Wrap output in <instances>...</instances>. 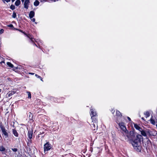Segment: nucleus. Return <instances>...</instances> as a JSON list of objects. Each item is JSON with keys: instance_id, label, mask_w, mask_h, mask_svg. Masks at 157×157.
Segmentation results:
<instances>
[{"instance_id": "1", "label": "nucleus", "mask_w": 157, "mask_h": 157, "mask_svg": "<svg viewBox=\"0 0 157 157\" xmlns=\"http://www.w3.org/2000/svg\"><path fill=\"white\" fill-rule=\"evenodd\" d=\"M128 135L129 137H127V139L130 140V143L134 149L137 151H140L142 136L137 134L132 131H130L129 133H128Z\"/></svg>"}, {"instance_id": "2", "label": "nucleus", "mask_w": 157, "mask_h": 157, "mask_svg": "<svg viewBox=\"0 0 157 157\" xmlns=\"http://www.w3.org/2000/svg\"><path fill=\"white\" fill-rule=\"evenodd\" d=\"M121 128V130L123 132V134L124 136H126L128 137H129L128 136V131L126 129V127L124 125V122H121V123H119L118 124Z\"/></svg>"}, {"instance_id": "3", "label": "nucleus", "mask_w": 157, "mask_h": 157, "mask_svg": "<svg viewBox=\"0 0 157 157\" xmlns=\"http://www.w3.org/2000/svg\"><path fill=\"white\" fill-rule=\"evenodd\" d=\"M90 110L92 120H97V115L96 110L94 109L91 108Z\"/></svg>"}, {"instance_id": "4", "label": "nucleus", "mask_w": 157, "mask_h": 157, "mask_svg": "<svg viewBox=\"0 0 157 157\" xmlns=\"http://www.w3.org/2000/svg\"><path fill=\"white\" fill-rule=\"evenodd\" d=\"M0 128L2 131V135H3L4 138H7L8 137V135L7 132V130L2 123H0Z\"/></svg>"}, {"instance_id": "5", "label": "nucleus", "mask_w": 157, "mask_h": 157, "mask_svg": "<svg viewBox=\"0 0 157 157\" xmlns=\"http://www.w3.org/2000/svg\"><path fill=\"white\" fill-rule=\"evenodd\" d=\"M52 147L51 144L49 142H47L44 146V153H47V152L50 150Z\"/></svg>"}, {"instance_id": "6", "label": "nucleus", "mask_w": 157, "mask_h": 157, "mask_svg": "<svg viewBox=\"0 0 157 157\" xmlns=\"http://www.w3.org/2000/svg\"><path fill=\"white\" fill-rule=\"evenodd\" d=\"M92 124H91V126L92 129L94 131L95 130L97 129L98 128V120H92Z\"/></svg>"}, {"instance_id": "7", "label": "nucleus", "mask_w": 157, "mask_h": 157, "mask_svg": "<svg viewBox=\"0 0 157 157\" xmlns=\"http://www.w3.org/2000/svg\"><path fill=\"white\" fill-rule=\"evenodd\" d=\"M19 31L23 33L26 36H27L28 38H29L31 40V41L33 42H34L35 41H36V42H37L35 40V39L32 37V35L29 34H27L26 33H25V32H23L22 30H19Z\"/></svg>"}, {"instance_id": "8", "label": "nucleus", "mask_w": 157, "mask_h": 157, "mask_svg": "<svg viewBox=\"0 0 157 157\" xmlns=\"http://www.w3.org/2000/svg\"><path fill=\"white\" fill-rule=\"evenodd\" d=\"M115 121L117 124L122 122L123 117L122 116L115 117Z\"/></svg>"}, {"instance_id": "9", "label": "nucleus", "mask_w": 157, "mask_h": 157, "mask_svg": "<svg viewBox=\"0 0 157 157\" xmlns=\"http://www.w3.org/2000/svg\"><path fill=\"white\" fill-rule=\"evenodd\" d=\"M30 2L29 0H25L24 4V8L26 9H28Z\"/></svg>"}, {"instance_id": "10", "label": "nucleus", "mask_w": 157, "mask_h": 157, "mask_svg": "<svg viewBox=\"0 0 157 157\" xmlns=\"http://www.w3.org/2000/svg\"><path fill=\"white\" fill-rule=\"evenodd\" d=\"M150 121L151 123L153 125H155V124L157 123V121L155 120V118H154L152 116L151 117Z\"/></svg>"}, {"instance_id": "11", "label": "nucleus", "mask_w": 157, "mask_h": 157, "mask_svg": "<svg viewBox=\"0 0 157 157\" xmlns=\"http://www.w3.org/2000/svg\"><path fill=\"white\" fill-rule=\"evenodd\" d=\"M33 134V132L32 131H28V138L29 139V140L28 139V140L29 141H30V140H31V139L32 138Z\"/></svg>"}, {"instance_id": "12", "label": "nucleus", "mask_w": 157, "mask_h": 157, "mask_svg": "<svg viewBox=\"0 0 157 157\" xmlns=\"http://www.w3.org/2000/svg\"><path fill=\"white\" fill-rule=\"evenodd\" d=\"M35 15V12L34 11H30L29 14V17L30 19L32 18Z\"/></svg>"}, {"instance_id": "13", "label": "nucleus", "mask_w": 157, "mask_h": 157, "mask_svg": "<svg viewBox=\"0 0 157 157\" xmlns=\"http://www.w3.org/2000/svg\"><path fill=\"white\" fill-rule=\"evenodd\" d=\"M134 127L136 129L139 130L140 131L142 130V128L137 124H134Z\"/></svg>"}, {"instance_id": "14", "label": "nucleus", "mask_w": 157, "mask_h": 157, "mask_svg": "<svg viewBox=\"0 0 157 157\" xmlns=\"http://www.w3.org/2000/svg\"><path fill=\"white\" fill-rule=\"evenodd\" d=\"M122 116L121 113L118 110H116L115 117Z\"/></svg>"}, {"instance_id": "15", "label": "nucleus", "mask_w": 157, "mask_h": 157, "mask_svg": "<svg viewBox=\"0 0 157 157\" xmlns=\"http://www.w3.org/2000/svg\"><path fill=\"white\" fill-rule=\"evenodd\" d=\"M13 133L16 137H17L18 136V134L15 129H13L12 130Z\"/></svg>"}, {"instance_id": "16", "label": "nucleus", "mask_w": 157, "mask_h": 157, "mask_svg": "<svg viewBox=\"0 0 157 157\" xmlns=\"http://www.w3.org/2000/svg\"><path fill=\"white\" fill-rule=\"evenodd\" d=\"M144 114L146 118H147L150 116V113L148 111H146L144 113Z\"/></svg>"}, {"instance_id": "17", "label": "nucleus", "mask_w": 157, "mask_h": 157, "mask_svg": "<svg viewBox=\"0 0 157 157\" xmlns=\"http://www.w3.org/2000/svg\"><path fill=\"white\" fill-rule=\"evenodd\" d=\"M39 2L37 0H36L33 3L34 5L35 6H37L39 4Z\"/></svg>"}, {"instance_id": "18", "label": "nucleus", "mask_w": 157, "mask_h": 157, "mask_svg": "<svg viewBox=\"0 0 157 157\" xmlns=\"http://www.w3.org/2000/svg\"><path fill=\"white\" fill-rule=\"evenodd\" d=\"M39 43H38V44L39 45V48H40V49H41V47H40V45H43V41L41 40H39V41H38Z\"/></svg>"}, {"instance_id": "19", "label": "nucleus", "mask_w": 157, "mask_h": 157, "mask_svg": "<svg viewBox=\"0 0 157 157\" xmlns=\"http://www.w3.org/2000/svg\"><path fill=\"white\" fill-rule=\"evenodd\" d=\"M21 3V1L20 0H17L15 2V5L16 6H19Z\"/></svg>"}, {"instance_id": "20", "label": "nucleus", "mask_w": 157, "mask_h": 157, "mask_svg": "<svg viewBox=\"0 0 157 157\" xmlns=\"http://www.w3.org/2000/svg\"><path fill=\"white\" fill-rule=\"evenodd\" d=\"M15 93L14 92V91H12L10 93H8L7 94L8 97H10L11 96L14 94Z\"/></svg>"}, {"instance_id": "21", "label": "nucleus", "mask_w": 157, "mask_h": 157, "mask_svg": "<svg viewBox=\"0 0 157 157\" xmlns=\"http://www.w3.org/2000/svg\"><path fill=\"white\" fill-rule=\"evenodd\" d=\"M7 64L8 66H9V67H10L12 68V67H13V65L12 63H11L10 62H7Z\"/></svg>"}, {"instance_id": "22", "label": "nucleus", "mask_w": 157, "mask_h": 157, "mask_svg": "<svg viewBox=\"0 0 157 157\" xmlns=\"http://www.w3.org/2000/svg\"><path fill=\"white\" fill-rule=\"evenodd\" d=\"M141 132V134L144 136H147L146 133L145 131L141 130L140 131Z\"/></svg>"}, {"instance_id": "23", "label": "nucleus", "mask_w": 157, "mask_h": 157, "mask_svg": "<svg viewBox=\"0 0 157 157\" xmlns=\"http://www.w3.org/2000/svg\"><path fill=\"white\" fill-rule=\"evenodd\" d=\"M16 16L17 15L16 13L15 12H13L12 16V17L13 18H15L16 17Z\"/></svg>"}, {"instance_id": "24", "label": "nucleus", "mask_w": 157, "mask_h": 157, "mask_svg": "<svg viewBox=\"0 0 157 157\" xmlns=\"http://www.w3.org/2000/svg\"><path fill=\"white\" fill-rule=\"evenodd\" d=\"M27 93L28 96V98H31V95L30 92L27 91Z\"/></svg>"}, {"instance_id": "25", "label": "nucleus", "mask_w": 157, "mask_h": 157, "mask_svg": "<svg viewBox=\"0 0 157 157\" xmlns=\"http://www.w3.org/2000/svg\"><path fill=\"white\" fill-rule=\"evenodd\" d=\"M10 8L12 10H13L15 9V7L14 5H11L10 6Z\"/></svg>"}, {"instance_id": "26", "label": "nucleus", "mask_w": 157, "mask_h": 157, "mask_svg": "<svg viewBox=\"0 0 157 157\" xmlns=\"http://www.w3.org/2000/svg\"><path fill=\"white\" fill-rule=\"evenodd\" d=\"M5 148L2 146L1 147H0V151H4L5 150Z\"/></svg>"}, {"instance_id": "27", "label": "nucleus", "mask_w": 157, "mask_h": 157, "mask_svg": "<svg viewBox=\"0 0 157 157\" xmlns=\"http://www.w3.org/2000/svg\"><path fill=\"white\" fill-rule=\"evenodd\" d=\"M31 19V21H33V22H35V24H37V22H35L36 19L35 18H32Z\"/></svg>"}, {"instance_id": "28", "label": "nucleus", "mask_w": 157, "mask_h": 157, "mask_svg": "<svg viewBox=\"0 0 157 157\" xmlns=\"http://www.w3.org/2000/svg\"><path fill=\"white\" fill-rule=\"evenodd\" d=\"M12 150L14 152H16L17 151V149L16 148H12Z\"/></svg>"}, {"instance_id": "29", "label": "nucleus", "mask_w": 157, "mask_h": 157, "mask_svg": "<svg viewBox=\"0 0 157 157\" xmlns=\"http://www.w3.org/2000/svg\"><path fill=\"white\" fill-rule=\"evenodd\" d=\"M111 111L113 114L115 112V110L113 109H112Z\"/></svg>"}, {"instance_id": "30", "label": "nucleus", "mask_w": 157, "mask_h": 157, "mask_svg": "<svg viewBox=\"0 0 157 157\" xmlns=\"http://www.w3.org/2000/svg\"><path fill=\"white\" fill-rule=\"evenodd\" d=\"M4 30L3 29H1L0 30V34H2V33L4 32Z\"/></svg>"}, {"instance_id": "31", "label": "nucleus", "mask_w": 157, "mask_h": 157, "mask_svg": "<svg viewBox=\"0 0 157 157\" xmlns=\"http://www.w3.org/2000/svg\"><path fill=\"white\" fill-rule=\"evenodd\" d=\"M35 76L38 78H41V77L40 76L38 75L37 74H35Z\"/></svg>"}, {"instance_id": "32", "label": "nucleus", "mask_w": 157, "mask_h": 157, "mask_svg": "<svg viewBox=\"0 0 157 157\" xmlns=\"http://www.w3.org/2000/svg\"><path fill=\"white\" fill-rule=\"evenodd\" d=\"M127 119H128V120L129 121H131V118L129 117H127Z\"/></svg>"}, {"instance_id": "33", "label": "nucleus", "mask_w": 157, "mask_h": 157, "mask_svg": "<svg viewBox=\"0 0 157 157\" xmlns=\"http://www.w3.org/2000/svg\"><path fill=\"white\" fill-rule=\"evenodd\" d=\"M6 1L7 2H10V0H3V1Z\"/></svg>"}, {"instance_id": "34", "label": "nucleus", "mask_w": 157, "mask_h": 157, "mask_svg": "<svg viewBox=\"0 0 157 157\" xmlns=\"http://www.w3.org/2000/svg\"><path fill=\"white\" fill-rule=\"evenodd\" d=\"M29 74L31 75H33L34 74V73H29Z\"/></svg>"}, {"instance_id": "35", "label": "nucleus", "mask_w": 157, "mask_h": 157, "mask_svg": "<svg viewBox=\"0 0 157 157\" xmlns=\"http://www.w3.org/2000/svg\"><path fill=\"white\" fill-rule=\"evenodd\" d=\"M54 99H55V98H53V97H52V98H51V99H52L53 100H54V101H56L55 100H54Z\"/></svg>"}, {"instance_id": "36", "label": "nucleus", "mask_w": 157, "mask_h": 157, "mask_svg": "<svg viewBox=\"0 0 157 157\" xmlns=\"http://www.w3.org/2000/svg\"><path fill=\"white\" fill-rule=\"evenodd\" d=\"M40 78V80H41V81H43V79H42V78L41 77V78Z\"/></svg>"}, {"instance_id": "37", "label": "nucleus", "mask_w": 157, "mask_h": 157, "mask_svg": "<svg viewBox=\"0 0 157 157\" xmlns=\"http://www.w3.org/2000/svg\"><path fill=\"white\" fill-rule=\"evenodd\" d=\"M17 68H18L17 67H14V69H17Z\"/></svg>"}, {"instance_id": "38", "label": "nucleus", "mask_w": 157, "mask_h": 157, "mask_svg": "<svg viewBox=\"0 0 157 157\" xmlns=\"http://www.w3.org/2000/svg\"><path fill=\"white\" fill-rule=\"evenodd\" d=\"M34 45H35L36 47H38L37 46V45L36 44H35V43H34Z\"/></svg>"}, {"instance_id": "39", "label": "nucleus", "mask_w": 157, "mask_h": 157, "mask_svg": "<svg viewBox=\"0 0 157 157\" xmlns=\"http://www.w3.org/2000/svg\"><path fill=\"white\" fill-rule=\"evenodd\" d=\"M34 45H35L36 47H38L37 46V45L36 44H35V43H34Z\"/></svg>"}, {"instance_id": "40", "label": "nucleus", "mask_w": 157, "mask_h": 157, "mask_svg": "<svg viewBox=\"0 0 157 157\" xmlns=\"http://www.w3.org/2000/svg\"><path fill=\"white\" fill-rule=\"evenodd\" d=\"M21 2H23L24 1V0H21Z\"/></svg>"}, {"instance_id": "41", "label": "nucleus", "mask_w": 157, "mask_h": 157, "mask_svg": "<svg viewBox=\"0 0 157 157\" xmlns=\"http://www.w3.org/2000/svg\"><path fill=\"white\" fill-rule=\"evenodd\" d=\"M15 0H11L12 2H13Z\"/></svg>"}, {"instance_id": "42", "label": "nucleus", "mask_w": 157, "mask_h": 157, "mask_svg": "<svg viewBox=\"0 0 157 157\" xmlns=\"http://www.w3.org/2000/svg\"><path fill=\"white\" fill-rule=\"evenodd\" d=\"M13 26V25H10V26L12 27V26Z\"/></svg>"}, {"instance_id": "43", "label": "nucleus", "mask_w": 157, "mask_h": 157, "mask_svg": "<svg viewBox=\"0 0 157 157\" xmlns=\"http://www.w3.org/2000/svg\"><path fill=\"white\" fill-rule=\"evenodd\" d=\"M142 119H143V120H144V117H142Z\"/></svg>"}, {"instance_id": "44", "label": "nucleus", "mask_w": 157, "mask_h": 157, "mask_svg": "<svg viewBox=\"0 0 157 157\" xmlns=\"http://www.w3.org/2000/svg\"><path fill=\"white\" fill-rule=\"evenodd\" d=\"M1 89H0V93L1 92Z\"/></svg>"}, {"instance_id": "45", "label": "nucleus", "mask_w": 157, "mask_h": 157, "mask_svg": "<svg viewBox=\"0 0 157 157\" xmlns=\"http://www.w3.org/2000/svg\"><path fill=\"white\" fill-rule=\"evenodd\" d=\"M156 127L157 128V124H156Z\"/></svg>"}]
</instances>
